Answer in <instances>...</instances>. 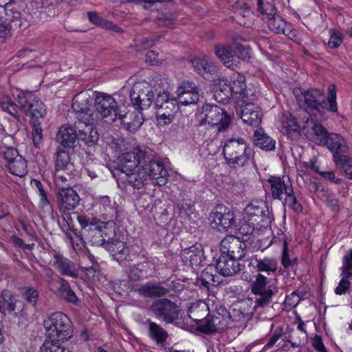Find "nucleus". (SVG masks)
Wrapping results in <instances>:
<instances>
[{
	"instance_id": "33",
	"label": "nucleus",
	"mask_w": 352,
	"mask_h": 352,
	"mask_svg": "<svg viewBox=\"0 0 352 352\" xmlns=\"http://www.w3.org/2000/svg\"><path fill=\"white\" fill-rule=\"evenodd\" d=\"M280 131L292 140L298 137L300 134V127L298 125L297 119L289 112L283 113Z\"/></svg>"
},
{
	"instance_id": "29",
	"label": "nucleus",
	"mask_w": 352,
	"mask_h": 352,
	"mask_svg": "<svg viewBox=\"0 0 352 352\" xmlns=\"http://www.w3.org/2000/svg\"><path fill=\"white\" fill-rule=\"evenodd\" d=\"M226 326V319L217 313L211 316H208L203 322L199 324V329L205 333H212L223 330Z\"/></svg>"
},
{
	"instance_id": "63",
	"label": "nucleus",
	"mask_w": 352,
	"mask_h": 352,
	"mask_svg": "<svg viewBox=\"0 0 352 352\" xmlns=\"http://www.w3.org/2000/svg\"><path fill=\"white\" fill-rule=\"evenodd\" d=\"M1 154L7 164H10L11 161L15 160L17 157H22L19 154L18 151L12 146H5L4 150L1 151Z\"/></svg>"
},
{
	"instance_id": "21",
	"label": "nucleus",
	"mask_w": 352,
	"mask_h": 352,
	"mask_svg": "<svg viewBox=\"0 0 352 352\" xmlns=\"http://www.w3.org/2000/svg\"><path fill=\"white\" fill-rule=\"evenodd\" d=\"M79 202L80 197L76 191L70 187L62 188L57 194V205L62 214H66L75 209Z\"/></svg>"
},
{
	"instance_id": "28",
	"label": "nucleus",
	"mask_w": 352,
	"mask_h": 352,
	"mask_svg": "<svg viewBox=\"0 0 352 352\" xmlns=\"http://www.w3.org/2000/svg\"><path fill=\"white\" fill-rule=\"evenodd\" d=\"M238 260L226 256V254H221L217 261L216 269L223 276L236 274L241 270Z\"/></svg>"
},
{
	"instance_id": "6",
	"label": "nucleus",
	"mask_w": 352,
	"mask_h": 352,
	"mask_svg": "<svg viewBox=\"0 0 352 352\" xmlns=\"http://www.w3.org/2000/svg\"><path fill=\"white\" fill-rule=\"evenodd\" d=\"M43 326L46 335L49 338L67 340L72 336V323L70 319L62 312L50 314L44 320Z\"/></svg>"
},
{
	"instance_id": "36",
	"label": "nucleus",
	"mask_w": 352,
	"mask_h": 352,
	"mask_svg": "<svg viewBox=\"0 0 352 352\" xmlns=\"http://www.w3.org/2000/svg\"><path fill=\"white\" fill-rule=\"evenodd\" d=\"M184 262H188L192 266H199L204 261V250L201 244L196 243L188 248L184 249L182 252Z\"/></svg>"
},
{
	"instance_id": "54",
	"label": "nucleus",
	"mask_w": 352,
	"mask_h": 352,
	"mask_svg": "<svg viewBox=\"0 0 352 352\" xmlns=\"http://www.w3.org/2000/svg\"><path fill=\"white\" fill-rule=\"evenodd\" d=\"M281 262L285 268H289L297 263V258L289 254L287 242L285 241L283 245Z\"/></svg>"
},
{
	"instance_id": "18",
	"label": "nucleus",
	"mask_w": 352,
	"mask_h": 352,
	"mask_svg": "<svg viewBox=\"0 0 352 352\" xmlns=\"http://www.w3.org/2000/svg\"><path fill=\"white\" fill-rule=\"evenodd\" d=\"M0 20L13 23L16 28L22 27L20 6L15 0H0Z\"/></svg>"
},
{
	"instance_id": "50",
	"label": "nucleus",
	"mask_w": 352,
	"mask_h": 352,
	"mask_svg": "<svg viewBox=\"0 0 352 352\" xmlns=\"http://www.w3.org/2000/svg\"><path fill=\"white\" fill-rule=\"evenodd\" d=\"M0 107L3 111L12 116L17 121H21V117L19 114L16 104L10 99L3 98L0 100Z\"/></svg>"
},
{
	"instance_id": "12",
	"label": "nucleus",
	"mask_w": 352,
	"mask_h": 352,
	"mask_svg": "<svg viewBox=\"0 0 352 352\" xmlns=\"http://www.w3.org/2000/svg\"><path fill=\"white\" fill-rule=\"evenodd\" d=\"M16 100L20 109L30 117V122H38V120L44 118L47 109L43 102L31 92H20Z\"/></svg>"
},
{
	"instance_id": "26",
	"label": "nucleus",
	"mask_w": 352,
	"mask_h": 352,
	"mask_svg": "<svg viewBox=\"0 0 352 352\" xmlns=\"http://www.w3.org/2000/svg\"><path fill=\"white\" fill-rule=\"evenodd\" d=\"M53 258V266L61 275L74 278L79 276V270L74 262L60 252H54Z\"/></svg>"
},
{
	"instance_id": "60",
	"label": "nucleus",
	"mask_w": 352,
	"mask_h": 352,
	"mask_svg": "<svg viewBox=\"0 0 352 352\" xmlns=\"http://www.w3.org/2000/svg\"><path fill=\"white\" fill-rule=\"evenodd\" d=\"M342 272L346 274V276H352V249L349 250L343 257Z\"/></svg>"
},
{
	"instance_id": "61",
	"label": "nucleus",
	"mask_w": 352,
	"mask_h": 352,
	"mask_svg": "<svg viewBox=\"0 0 352 352\" xmlns=\"http://www.w3.org/2000/svg\"><path fill=\"white\" fill-rule=\"evenodd\" d=\"M23 298L32 305L34 306L38 299V292L33 287H27L23 293Z\"/></svg>"
},
{
	"instance_id": "2",
	"label": "nucleus",
	"mask_w": 352,
	"mask_h": 352,
	"mask_svg": "<svg viewBox=\"0 0 352 352\" xmlns=\"http://www.w3.org/2000/svg\"><path fill=\"white\" fill-rule=\"evenodd\" d=\"M252 150L242 138H229L223 147V154L226 163L232 168L245 166L249 162Z\"/></svg>"
},
{
	"instance_id": "25",
	"label": "nucleus",
	"mask_w": 352,
	"mask_h": 352,
	"mask_svg": "<svg viewBox=\"0 0 352 352\" xmlns=\"http://www.w3.org/2000/svg\"><path fill=\"white\" fill-rule=\"evenodd\" d=\"M324 146L332 153L334 162L337 165L347 157L348 146L346 142L338 134H331Z\"/></svg>"
},
{
	"instance_id": "40",
	"label": "nucleus",
	"mask_w": 352,
	"mask_h": 352,
	"mask_svg": "<svg viewBox=\"0 0 352 352\" xmlns=\"http://www.w3.org/2000/svg\"><path fill=\"white\" fill-rule=\"evenodd\" d=\"M254 144L265 151H272L275 148L276 142L261 128L256 129L254 133Z\"/></svg>"
},
{
	"instance_id": "15",
	"label": "nucleus",
	"mask_w": 352,
	"mask_h": 352,
	"mask_svg": "<svg viewBox=\"0 0 352 352\" xmlns=\"http://www.w3.org/2000/svg\"><path fill=\"white\" fill-rule=\"evenodd\" d=\"M150 309L155 318L166 323H172L178 318L179 309L177 305L166 298L155 300Z\"/></svg>"
},
{
	"instance_id": "56",
	"label": "nucleus",
	"mask_w": 352,
	"mask_h": 352,
	"mask_svg": "<svg viewBox=\"0 0 352 352\" xmlns=\"http://www.w3.org/2000/svg\"><path fill=\"white\" fill-rule=\"evenodd\" d=\"M199 98V92H191L190 94L187 93V94L177 96V102L178 104L180 103L183 105H188L197 103Z\"/></svg>"
},
{
	"instance_id": "43",
	"label": "nucleus",
	"mask_w": 352,
	"mask_h": 352,
	"mask_svg": "<svg viewBox=\"0 0 352 352\" xmlns=\"http://www.w3.org/2000/svg\"><path fill=\"white\" fill-rule=\"evenodd\" d=\"M56 155L55 170L74 171V166L70 161L69 154L67 151L58 148Z\"/></svg>"
},
{
	"instance_id": "11",
	"label": "nucleus",
	"mask_w": 352,
	"mask_h": 352,
	"mask_svg": "<svg viewBox=\"0 0 352 352\" xmlns=\"http://www.w3.org/2000/svg\"><path fill=\"white\" fill-rule=\"evenodd\" d=\"M154 106L156 109V117L158 123L166 125L171 123L179 111L177 100L170 98L167 92L159 93L155 100Z\"/></svg>"
},
{
	"instance_id": "44",
	"label": "nucleus",
	"mask_w": 352,
	"mask_h": 352,
	"mask_svg": "<svg viewBox=\"0 0 352 352\" xmlns=\"http://www.w3.org/2000/svg\"><path fill=\"white\" fill-rule=\"evenodd\" d=\"M58 290L61 299L69 303L77 304L78 298L67 280L63 278H60V286Z\"/></svg>"
},
{
	"instance_id": "13",
	"label": "nucleus",
	"mask_w": 352,
	"mask_h": 352,
	"mask_svg": "<svg viewBox=\"0 0 352 352\" xmlns=\"http://www.w3.org/2000/svg\"><path fill=\"white\" fill-rule=\"evenodd\" d=\"M209 219L211 227L220 232H226L236 226L235 215L232 210L224 205H217L210 212Z\"/></svg>"
},
{
	"instance_id": "10",
	"label": "nucleus",
	"mask_w": 352,
	"mask_h": 352,
	"mask_svg": "<svg viewBox=\"0 0 352 352\" xmlns=\"http://www.w3.org/2000/svg\"><path fill=\"white\" fill-rule=\"evenodd\" d=\"M300 106L307 112L322 116L324 109L327 108V102L324 92L320 89H311L301 91L300 95L296 96Z\"/></svg>"
},
{
	"instance_id": "47",
	"label": "nucleus",
	"mask_w": 352,
	"mask_h": 352,
	"mask_svg": "<svg viewBox=\"0 0 352 352\" xmlns=\"http://www.w3.org/2000/svg\"><path fill=\"white\" fill-rule=\"evenodd\" d=\"M267 25L270 30L276 34H286L288 32L287 22L281 16H270L267 19Z\"/></svg>"
},
{
	"instance_id": "64",
	"label": "nucleus",
	"mask_w": 352,
	"mask_h": 352,
	"mask_svg": "<svg viewBox=\"0 0 352 352\" xmlns=\"http://www.w3.org/2000/svg\"><path fill=\"white\" fill-rule=\"evenodd\" d=\"M344 173L346 179L352 180V160L347 156L344 160L338 163Z\"/></svg>"
},
{
	"instance_id": "3",
	"label": "nucleus",
	"mask_w": 352,
	"mask_h": 352,
	"mask_svg": "<svg viewBox=\"0 0 352 352\" xmlns=\"http://www.w3.org/2000/svg\"><path fill=\"white\" fill-rule=\"evenodd\" d=\"M199 126L208 125L217 132L228 129L231 122V118L227 112L217 105L206 104L201 111L197 115Z\"/></svg>"
},
{
	"instance_id": "37",
	"label": "nucleus",
	"mask_w": 352,
	"mask_h": 352,
	"mask_svg": "<svg viewBox=\"0 0 352 352\" xmlns=\"http://www.w3.org/2000/svg\"><path fill=\"white\" fill-rule=\"evenodd\" d=\"M192 65L199 74L205 79H210L216 72V67L208 57L195 58L191 61Z\"/></svg>"
},
{
	"instance_id": "22",
	"label": "nucleus",
	"mask_w": 352,
	"mask_h": 352,
	"mask_svg": "<svg viewBox=\"0 0 352 352\" xmlns=\"http://www.w3.org/2000/svg\"><path fill=\"white\" fill-rule=\"evenodd\" d=\"M245 104L241 106L240 117L243 122L252 127H258L263 119V112L261 107L253 102L244 100Z\"/></svg>"
},
{
	"instance_id": "53",
	"label": "nucleus",
	"mask_w": 352,
	"mask_h": 352,
	"mask_svg": "<svg viewBox=\"0 0 352 352\" xmlns=\"http://www.w3.org/2000/svg\"><path fill=\"white\" fill-rule=\"evenodd\" d=\"M232 95L228 85L225 84L215 91L214 97L219 102L226 103Z\"/></svg>"
},
{
	"instance_id": "39",
	"label": "nucleus",
	"mask_w": 352,
	"mask_h": 352,
	"mask_svg": "<svg viewBox=\"0 0 352 352\" xmlns=\"http://www.w3.org/2000/svg\"><path fill=\"white\" fill-rule=\"evenodd\" d=\"M124 182L137 189L142 188L147 184L148 179V175H146L142 166L138 167V170L135 173H127L125 175Z\"/></svg>"
},
{
	"instance_id": "4",
	"label": "nucleus",
	"mask_w": 352,
	"mask_h": 352,
	"mask_svg": "<svg viewBox=\"0 0 352 352\" xmlns=\"http://www.w3.org/2000/svg\"><path fill=\"white\" fill-rule=\"evenodd\" d=\"M214 54L228 68L234 70L240 65L241 60L250 58L251 49L238 43L232 45L217 44L214 45Z\"/></svg>"
},
{
	"instance_id": "1",
	"label": "nucleus",
	"mask_w": 352,
	"mask_h": 352,
	"mask_svg": "<svg viewBox=\"0 0 352 352\" xmlns=\"http://www.w3.org/2000/svg\"><path fill=\"white\" fill-rule=\"evenodd\" d=\"M72 108L76 113L74 126L77 130L78 140L82 141L87 146H94L99 138L98 131L93 126L95 122L94 113L87 107H80L75 98Z\"/></svg>"
},
{
	"instance_id": "35",
	"label": "nucleus",
	"mask_w": 352,
	"mask_h": 352,
	"mask_svg": "<svg viewBox=\"0 0 352 352\" xmlns=\"http://www.w3.org/2000/svg\"><path fill=\"white\" fill-rule=\"evenodd\" d=\"M99 204L102 217L107 221V224H114L118 213L116 202H112L109 196H102L99 199Z\"/></svg>"
},
{
	"instance_id": "58",
	"label": "nucleus",
	"mask_w": 352,
	"mask_h": 352,
	"mask_svg": "<svg viewBox=\"0 0 352 352\" xmlns=\"http://www.w3.org/2000/svg\"><path fill=\"white\" fill-rule=\"evenodd\" d=\"M191 92H199L198 87L192 82L184 81L178 87L177 90V95L181 96L182 94H187Z\"/></svg>"
},
{
	"instance_id": "19",
	"label": "nucleus",
	"mask_w": 352,
	"mask_h": 352,
	"mask_svg": "<svg viewBox=\"0 0 352 352\" xmlns=\"http://www.w3.org/2000/svg\"><path fill=\"white\" fill-rule=\"evenodd\" d=\"M146 153L139 148H134L132 151L126 152L120 158L118 169L127 175L131 173L138 166H141L144 162Z\"/></svg>"
},
{
	"instance_id": "42",
	"label": "nucleus",
	"mask_w": 352,
	"mask_h": 352,
	"mask_svg": "<svg viewBox=\"0 0 352 352\" xmlns=\"http://www.w3.org/2000/svg\"><path fill=\"white\" fill-rule=\"evenodd\" d=\"M145 323L148 324V334L151 339L157 344L164 343L167 340L168 334L160 324L148 319Z\"/></svg>"
},
{
	"instance_id": "59",
	"label": "nucleus",
	"mask_w": 352,
	"mask_h": 352,
	"mask_svg": "<svg viewBox=\"0 0 352 352\" xmlns=\"http://www.w3.org/2000/svg\"><path fill=\"white\" fill-rule=\"evenodd\" d=\"M330 38L328 42V46L332 49H336L342 43L343 38L341 33L333 30H330Z\"/></svg>"
},
{
	"instance_id": "48",
	"label": "nucleus",
	"mask_w": 352,
	"mask_h": 352,
	"mask_svg": "<svg viewBox=\"0 0 352 352\" xmlns=\"http://www.w3.org/2000/svg\"><path fill=\"white\" fill-rule=\"evenodd\" d=\"M89 20L93 24L109 30H113L116 32H120L121 29L113 24L112 22L109 21L100 17L96 12H87Z\"/></svg>"
},
{
	"instance_id": "20",
	"label": "nucleus",
	"mask_w": 352,
	"mask_h": 352,
	"mask_svg": "<svg viewBox=\"0 0 352 352\" xmlns=\"http://www.w3.org/2000/svg\"><path fill=\"white\" fill-rule=\"evenodd\" d=\"M246 244L239 237L228 235L221 241V254H226L233 258L241 259L245 254Z\"/></svg>"
},
{
	"instance_id": "34",
	"label": "nucleus",
	"mask_w": 352,
	"mask_h": 352,
	"mask_svg": "<svg viewBox=\"0 0 352 352\" xmlns=\"http://www.w3.org/2000/svg\"><path fill=\"white\" fill-rule=\"evenodd\" d=\"M78 140L77 130L75 126H62L57 133L56 141L65 148H74Z\"/></svg>"
},
{
	"instance_id": "5",
	"label": "nucleus",
	"mask_w": 352,
	"mask_h": 352,
	"mask_svg": "<svg viewBox=\"0 0 352 352\" xmlns=\"http://www.w3.org/2000/svg\"><path fill=\"white\" fill-rule=\"evenodd\" d=\"M245 222L249 224L248 231L267 228L272 219L267 203L262 200H254L245 209Z\"/></svg>"
},
{
	"instance_id": "31",
	"label": "nucleus",
	"mask_w": 352,
	"mask_h": 352,
	"mask_svg": "<svg viewBox=\"0 0 352 352\" xmlns=\"http://www.w3.org/2000/svg\"><path fill=\"white\" fill-rule=\"evenodd\" d=\"M248 267L252 266L253 269L258 272H265L267 274L274 273L277 270L278 262L273 257H258L257 255L252 256L247 261Z\"/></svg>"
},
{
	"instance_id": "62",
	"label": "nucleus",
	"mask_w": 352,
	"mask_h": 352,
	"mask_svg": "<svg viewBox=\"0 0 352 352\" xmlns=\"http://www.w3.org/2000/svg\"><path fill=\"white\" fill-rule=\"evenodd\" d=\"M192 206V201L190 200H182L175 206V209L177 210L180 214L188 216L190 212H191Z\"/></svg>"
},
{
	"instance_id": "57",
	"label": "nucleus",
	"mask_w": 352,
	"mask_h": 352,
	"mask_svg": "<svg viewBox=\"0 0 352 352\" xmlns=\"http://www.w3.org/2000/svg\"><path fill=\"white\" fill-rule=\"evenodd\" d=\"M327 105L329 104V111L331 112H336L338 110V106L336 102V87L331 85L328 89V96H327Z\"/></svg>"
},
{
	"instance_id": "38",
	"label": "nucleus",
	"mask_w": 352,
	"mask_h": 352,
	"mask_svg": "<svg viewBox=\"0 0 352 352\" xmlns=\"http://www.w3.org/2000/svg\"><path fill=\"white\" fill-rule=\"evenodd\" d=\"M188 314L193 321L201 324L209 314L208 305L204 300H197L191 303Z\"/></svg>"
},
{
	"instance_id": "32",
	"label": "nucleus",
	"mask_w": 352,
	"mask_h": 352,
	"mask_svg": "<svg viewBox=\"0 0 352 352\" xmlns=\"http://www.w3.org/2000/svg\"><path fill=\"white\" fill-rule=\"evenodd\" d=\"M135 291L144 298H161L168 294V289L163 287L160 283L148 282L140 285Z\"/></svg>"
},
{
	"instance_id": "41",
	"label": "nucleus",
	"mask_w": 352,
	"mask_h": 352,
	"mask_svg": "<svg viewBox=\"0 0 352 352\" xmlns=\"http://www.w3.org/2000/svg\"><path fill=\"white\" fill-rule=\"evenodd\" d=\"M232 94H239L243 100H250V93L245 88V77L239 74H236V78L233 77L232 80L228 85Z\"/></svg>"
},
{
	"instance_id": "17",
	"label": "nucleus",
	"mask_w": 352,
	"mask_h": 352,
	"mask_svg": "<svg viewBox=\"0 0 352 352\" xmlns=\"http://www.w3.org/2000/svg\"><path fill=\"white\" fill-rule=\"evenodd\" d=\"M142 165L149 180L158 186H164L168 179V171L164 164L159 160H152L148 155Z\"/></svg>"
},
{
	"instance_id": "51",
	"label": "nucleus",
	"mask_w": 352,
	"mask_h": 352,
	"mask_svg": "<svg viewBox=\"0 0 352 352\" xmlns=\"http://www.w3.org/2000/svg\"><path fill=\"white\" fill-rule=\"evenodd\" d=\"M211 268L205 269L199 278L197 279V284L201 286H204L206 288H209L210 285H213L215 283L214 276L210 272Z\"/></svg>"
},
{
	"instance_id": "55",
	"label": "nucleus",
	"mask_w": 352,
	"mask_h": 352,
	"mask_svg": "<svg viewBox=\"0 0 352 352\" xmlns=\"http://www.w3.org/2000/svg\"><path fill=\"white\" fill-rule=\"evenodd\" d=\"M32 124V141L34 143V145L36 148H39L41 144L43 142V133H42V129L41 127L40 123L36 122L34 121V122H31Z\"/></svg>"
},
{
	"instance_id": "45",
	"label": "nucleus",
	"mask_w": 352,
	"mask_h": 352,
	"mask_svg": "<svg viewBox=\"0 0 352 352\" xmlns=\"http://www.w3.org/2000/svg\"><path fill=\"white\" fill-rule=\"evenodd\" d=\"M7 168L10 173L20 177L25 176L28 173L27 162L23 157L11 161L7 164Z\"/></svg>"
},
{
	"instance_id": "7",
	"label": "nucleus",
	"mask_w": 352,
	"mask_h": 352,
	"mask_svg": "<svg viewBox=\"0 0 352 352\" xmlns=\"http://www.w3.org/2000/svg\"><path fill=\"white\" fill-rule=\"evenodd\" d=\"M268 182L271 185L272 195L274 199L281 200L283 195L285 194L286 196L285 199V204L296 213L302 211V206L297 201L289 179L285 181L284 177L271 176Z\"/></svg>"
},
{
	"instance_id": "52",
	"label": "nucleus",
	"mask_w": 352,
	"mask_h": 352,
	"mask_svg": "<svg viewBox=\"0 0 352 352\" xmlns=\"http://www.w3.org/2000/svg\"><path fill=\"white\" fill-rule=\"evenodd\" d=\"M258 10L262 14H266L267 19L270 16H276V9L274 5L270 2L263 3L262 0H258Z\"/></svg>"
},
{
	"instance_id": "9",
	"label": "nucleus",
	"mask_w": 352,
	"mask_h": 352,
	"mask_svg": "<svg viewBox=\"0 0 352 352\" xmlns=\"http://www.w3.org/2000/svg\"><path fill=\"white\" fill-rule=\"evenodd\" d=\"M155 85L152 82L142 80L134 84L130 91V99L132 105L136 110H144L149 108L153 102L157 91Z\"/></svg>"
},
{
	"instance_id": "24",
	"label": "nucleus",
	"mask_w": 352,
	"mask_h": 352,
	"mask_svg": "<svg viewBox=\"0 0 352 352\" xmlns=\"http://www.w3.org/2000/svg\"><path fill=\"white\" fill-rule=\"evenodd\" d=\"M303 130L308 139L320 146H324L331 136L321 124L314 120H307Z\"/></svg>"
},
{
	"instance_id": "27",
	"label": "nucleus",
	"mask_w": 352,
	"mask_h": 352,
	"mask_svg": "<svg viewBox=\"0 0 352 352\" xmlns=\"http://www.w3.org/2000/svg\"><path fill=\"white\" fill-rule=\"evenodd\" d=\"M104 248L109 251L113 258L118 262L130 259L129 248L126 243L118 238L108 237Z\"/></svg>"
},
{
	"instance_id": "8",
	"label": "nucleus",
	"mask_w": 352,
	"mask_h": 352,
	"mask_svg": "<svg viewBox=\"0 0 352 352\" xmlns=\"http://www.w3.org/2000/svg\"><path fill=\"white\" fill-rule=\"evenodd\" d=\"M95 121L98 120L111 124L117 122L120 114L116 100L110 95L98 93L95 98Z\"/></svg>"
},
{
	"instance_id": "16",
	"label": "nucleus",
	"mask_w": 352,
	"mask_h": 352,
	"mask_svg": "<svg viewBox=\"0 0 352 352\" xmlns=\"http://www.w3.org/2000/svg\"><path fill=\"white\" fill-rule=\"evenodd\" d=\"M260 307L253 302L252 298H247L232 304L228 312V316L234 322L248 320Z\"/></svg>"
},
{
	"instance_id": "46",
	"label": "nucleus",
	"mask_w": 352,
	"mask_h": 352,
	"mask_svg": "<svg viewBox=\"0 0 352 352\" xmlns=\"http://www.w3.org/2000/svg\"><path fill=\"white\" fill-rule=\"evenodd\" d=\"M73 172L65 170H55L54 180L56 186L60 188V189L69 186L73 179Z\"/></svg>"
},
{
	"instance_id": "30",
	"label": "nucleus",
	"mask_w": 352,
	"mask_h": 352,
	"mask_svg": "<svg viewBox=\"0 0 352 352\" xmlns=\"http://www.w3.org/2000/svg\"><path fill=\"white\" fill-rule=\"evenodd\" d=\"M117 121L130 132L137 131L144 122L143 114L140 110L120 114Z\"/></svg>"
},
{
	"instance_id": "23",
	"label": "nucleus",
	"mask_w": 352,
	"mask_h": 352,
	"mask_svg": "<svg viewBox=\"0 0 352 352\" xmlns=\"http://www.w3.org/2000/svg\"><path fill=\"white\" fill-rule=\"evenodd\" d=\"M108 226L114 227V224H107V221H96L94 223L89 225V228L85 230L84 235L93 245L104 246L107 241L106 239L107 233L105 230Z\"/></svg>"
},
{
	"instance_id": "49",
	"label": "nucleus",
	"mask_w": 352,
	"mask_h": 352,
	"mask_svg": "<svg viewBox=\"0 0 352 352\" xmlns=\"http://www.w3.org/2000/svg\"><path fill=\"white\" fill-rule=\"evenodd\" d=\"M72 350L57 340H46L40 347V352H72Z\"/></svg>"
},
{
	"instance_id": "14",
	"label": "nucleus",
	"mask_w": 352,
	"mask_h": 352,
	"mask_svg": "<svg viewBox=\"0 0 352 352\" xmlns=\"http://www.w3.org/2000/svg\"><path fill=\"white\" fill-rule=\"evenodd\" d=\"M267 277L259 274L251 285V291L255 295L253 302L261 309L269 306L272 297L278 293L277 288L272 286L267 287Z\"/></svg>"
}]
</instances>
